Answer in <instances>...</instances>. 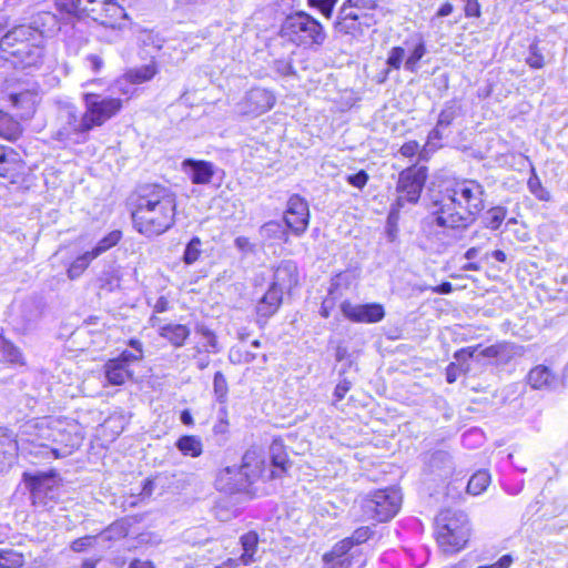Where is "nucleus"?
<instances>
[{
  "label": "nucleus",
  "instance_id": "obj_1",
  "mask_svg": "<svg viewBox=\"0 0 568 568\" xmlns=\"http://www.w3.org/2000/svg\"><path fill=\"white\" fill-rule=\"evenodd\" d=\"M486 190L476 180L464 179L445 187L432 201L434 223L443 229L464 232L485 210Z\"/></svg>",
  "mask_w": 568,
  "mask_h": 568
},
{
  "label": "nucleus",
  "instance_id": "obj_2",
  "mask_svg": "<svg viewBox=\"0 0 568 568\" xmlns=\"http://www.w3.org/2000/svg\"><path fill=\"white\" fill-rule=\"evenodd\" d=\"M175 195L160 184L140 187L132 221L135 230L148 236H158L173 226L175 220Z\"/></svg>",
  "mask_w": 568,
  "mask_h": 568
},
{
  "label": "nucleus",
  "instance_id": "obj_3",
  "mask_svg": "<svg viewBox=\"0 0 568 568\" xmlns=\"http://www.w3.org/2000/svg\"><path fill=\"white\" fill-rule=\"evenodd\" d=\"M60 11L77 18H90L99 24L112 30H121L126 26L128 16L114 0H57Z\"/></svg>",
  "mask_w": 568,
  "mask_h": 568
},
{
  "label": "nucleus",
  "instance_id": "obj_4",
  "mask_svg": "<svg viewBox=\"0 0 568 568\" xmlns=\"http://www.w3.org/2000/svg\"><path fill=\"white\" fill-rule=\"evenodd\" d=\"M469 535V520L463 510L447 508L437 515V542L444 552L453 554L462 550L466 546Z\"/></svg>",
  "mask_w": 568,
  "mask_h": 568
},
{
  "label": "nucleus",
  "instance_id": "obj_5",
  "mask_svg": "<svg viewBox=\"0 0 568 568\" xmlns=\"http://www.w3.org/2000/svg\"><path fill=\"white\" fill-rule=\"evenodd\" d=\"M21 483L29 491L31 504L41 509H50L61 496L62 478L55 469L26 470Z\"/></svg>",
  "mask_w": 568,
  "mask_h": 568
},
{
  "label": "nucleus",
  "instance_id": "obj_6",
  "mask_svg": "<svg viewBox=\"0 0 568 568\" xmlns=\"http://www.w3.org/2000/svg\"><path fill=\"white\" fill-rule=\"evenodd\" d=\"M282 30L292 41L310 47L322 45L327 37L323 26L303 11L288 16Z\"/></svg>",
  "mask_w": 568,
  "mask_h": 568
},
{
  "label": "nucleus",
  "instance_id": "obj_7",
  "mask_svg": "<svg viewBox=\"0 0 568 568\" xmlns=\"http://www.w3.org/2000/svg\"><path fill=\"white\" fill-rule=\"evenodd\" d=\"M57 124L53 138L63 143L84 142L91 131L84 112L80 113L73 104H63L59 108Z\"/></svg>",
  "mask_w": 568,
  "mask_h": 568
},
{
  "label": "nucleus",
  "instance_id": "obj_8",
  "mask_svg": "<svg viewBox=\"0 0 568 568\" xmlns=\"http://www.w3.org/2000/svg\"><path fill=\"white\" fill-rule=\"evenodd\" d=\"M402 494L399 489L389 487L376 490L369 498L365 499V513L373 519L384 523L390 520L399 510Z\"/></svg>",
  "mask_w": 568,
  "mask_h": 568
},
{
  "label": "nucleus",
  "instance_id": "obj_9",
  "mask_svg": "<svg viewBox=\"0 0 568 568\" xmlns=\"http://www.w3.org/2000/svg\"><path fill=\"white\" fill-rule=\"evenodd\" d=\"M84 115L90 130L103 125L111 118L115 116L122 109V100L112 97H102L95 93L83 95Z\"/></svg>",
  "mask_w": 568,
  "mask_h": 568
},
{
  "label": "nucleus",
  "instance_id": "obj_10",
  "mask_svg": "<svg viewBox=\"0 0 568 568\" xmlns=\"http://www.w3.org/2000/svg\"><path fill=\"white\" fill-rule=\"evenodd\" d=\"M427 179L425 166H410L399 173L396 191V206L404 207L406 203L416 204L420 197Z\"/></svg>",
  "mask_w": 568,
  "mask_h": 568
},
{
  "label": "nucleus",
  "instance_id": "obj_11",
  "mask_svg": "<svg viewBox=\"0 0 568 568\" xmlns=\"http://www.w3.org/2000/svg\"><path fill=\"white\" fill-rule=\"evenodd\" d=\"M515 355V345L510 343H499L488 346L481 351H478V347L462 348L455 353L454 357L458 362H464L473 357H475L477 361L480 358H490L495 361L494 363L496 365H506L514 358Z\"/></svg>",
  "mask_w": 568,
  "mask_h": 568
},
{
  "label": "nucleus",
  "instance_id": "obj_12",
  "mask_svg": "<svg viewBox=\"0 0 568 568\" xmlns=\"http://www.w3.org/2000/svg\"><path fill=\"white\" fill-rule=\"evenodd\" d=\"M284 222L286 227L290 229L295 236H302L310 224L307 201L298 194L291 195L287 201Z\"/></svg>",
  "mask_w": 568,
  "mask_h": 568
},
{
  "label": "nucleus",
  "instance_id": "obj_13",
  "mask_svg": "<svg viewBox=\"0 0 568 568\" xmlns=\"http://www.w3.org/2000/svg\"><path fill=\"white\" fill-rule=\"evenodd\" d=\"M41 317V308L38 301L28 297L13 307L10 323L14 331L26 333L32 329Z\"/></svg>",
  "mask_w": 568,
  "mask_h": 568
},
{
  "label": "nucleus",
  "instance_id": "obj_14",
  "mask_svg": "<svg viewBox=\"0 0 568 568\" xmlns=\"http://www.w3.org/2000/svg\"><path fill=\"white\" fill-rule=\"evenodd\" d=\"M341 311L346 318L355 323H378L385 317L384 306L379 303L353 304L344 301Z\"/></svg>",
  "mask_w": 568,
  "mask_h": 568
},
{
  "label": "nucleus",
  "instance_id": "obj_15",
  "mask_svg": "<svg viewBox=\"0 0 568 568\" xmlns=\"http://www.w3.org/2000/svg\"><path fill=\"white\" fill-rule=\"evenodd\" d=\"M251 485L250 479L244 478L241 465L225 467L217 474L215 480L216 488L229 494L246 491Z\"/></svg>",
  "mask_w": 568,
  "mask_h": 568
},
{
  "label": "nucleus",
  "instance_id": "obj_16",
  "mask_svg": "<svg viewBox=\"0 0 568 568\" xmlns=\"http://www.w3.org/2000/svg\"><path fill=\"white\" fill-rule=\"evenodd\" d=\"M41 42V40H34L33 36H29L26 42L18 43L16 48L4 53L14 58V63L20 64L22 68L32 67L42 60L43 48Z\"/></svg>",
  "mask_w": 568,
  "mask_h": 568
},
{
  "label": "nucleus",
  "instance_id": "obj_17",
  "mask_svg": "<svg viewBox=\"0 0 568 568\" xmlns=\"http://www.w3.org/2000/svg\"><path fill=\"white\" fill-rule=\"evenodd\" d=\"M274 103L275 97L270 90L253 88L245 94L243 111L247 114L260 115L272 109Z\"/></svg>",
  "mask_w": 568,
  "mask_h": 568
},
{
  "label": "nucleus",
  "instance_id": "obj_18",
  "mask_svg": "<svg viewBox=\"0 0 568 568\" xmlns=\"http://www.w3.org/2000/svg\"><path fill=\"white\" fill-rule=\"evenodd\" d=\"M425 470L439 479H446L453 475L455 463L449 452L438 449L425 459Z\"/></svg>",
  "mask_w": 568,
  "mask_h": 568
},
{
  "label": "nucleus",
  "instance_id": "obj_19",
  "mask_svg": "<svg viewBox=\"0 0 568 568\" xmlns=\"http://www.w3.org/2000/svg\"><path fill=\"white\" fill-rule=\"evenodd\" d=\"M527 383L534 389L555 390L562 385L558 374L546 365H537L527 375Z\"/></svg>",
  "mask_w": 568,
  "mask_h": 568
},
{
  "label": "nucleus",
  "instance_id": "obj_20",
  "mask_svg": "<svg viewBox=\"0 0 568 568\" xmlns=\"http://www.w3.org/2000/svg\"><path fill=\"white\" fill-rule=\"evenodd\" d=\"M270 460L272 468L268 469L267 480L282 477L291 467L292 463L282 439H273L270 446Z\"/></svg>",
  "mask_w": 568,
  "mask_h": 568
},
{
  "label": "nucleus",
  "instance_id": "obj_21",
  "mask_svg": "<svg viewBox=\"0 0 568 568\" xmlns=\"http://www.w3.org/2000/svg\"><path fill=\"white\" fill-rule=\"evenodd\" d=\"M284 293L270 284L256 305L257 323H266L280 310Z\"/></svg>",
  "mask_w": 568,
  "mask_h": 568
},
{
  "label": "nucleus",
  "instance_id": "obj_22",
  "mask_svg": "<svg viewBox=\"0 0 568 568\" xmlns=\"http://www.w3.org/2000/svg\"><path fill=\"white\" fill-rule=\"evenodd\" d=\"M244 470V478H248L251 484L258 478L267 479L268 469L265 467L263 455L256 449H248L242 457L241 464Z\"/></svg>",
  "mask_w": 568,
  "mask_h": 568
},
{
  "label": "nucleus",
  "instance_id": "obj_23",
  "mask_svg": "<svg viewBox=\"0 0 568 568\" xmlns=\"http://www.w3.org/2000/svg\"><path fill=\"white\" fill-rule=\"evenodd\" d=\"M297 282L298 273L296 264L293 261H283L275 268L271 285L285 293L291 292V290L297 285Z\"/></svg>",
  "mask_w": 568,
  "mask_h": 568
},
{
  "label": "nucleus",
  "instance_id": "obj_24",
  "mask_svg": "<svg viewBox=\"0 0 568 568\" xmlns=\"http://www.w3.org/2000/svg\"><path fill=\"white\" fill-rule=\"evenodd\" d=\"M182 165L193 184H209L215 173L214 164L204 160L185 159Z\"/></svg>",
  "mask_w": 568,
  "mask_h": 568
},
{
  "label": "nucleus",
  "instance_id": "obj_25",
  "mask_svg": "<svg viewBox=\"0 0 568 568\" xmlns=\"http://www.w3.org/2000/svg\"><path fill=\"white\" fill-rule=\"evenodd\" d=\"M334 27L339 33L351 34L353 37L362 34V27L361 22H358L357 10L346 4L339 9Z\"/></svg>",
  "mask_w": 568,
  "mask_h": 568
},
{
  "label": "nucleus",
  "instance_id": "obj_26",
  "mask_svg": "<svg viewBox=\"0 0 568 568\" xmlns=\"http://www.w3.org/2000/svg\"><path fill=\"white\" fill-rule=\"evenodd\" d=\"M29 36H33L34 40H41V34L31 27L21 24L12 28L0 39V50L4 53L16 48L20 42H26Z\"/></svg>",
  "mask_w": 568,
  "mask_h": 568
},
{
  "label": "nucleus",
  "instance_id": "obj_27",
  "mask_svg": "<svg viewBox=\"0 0 568 568\" xmlns=\"http://www.w3.org/2000/svg\"><path fill=\"white\" fill-rule=\"evenodd\" d=\"M10 101L12 105L18 110L17 115L22 120H28L36 112L38 94L29 90L11 93Z\"/></svg>",
  "mask_w": 568,
  "mask_h": 568
},
{
  "label": "nucleus",
  "instance_id": "obj_28",
  "mask_svg": "<svg viewBox=\"0 0 568 568\" xmlns=\"http://www.w3.org/2000/svg\"><path fill=\"white\" fill-rule=\"evenodd\" d=\"M159 335L166 339L173 347H182L189 336L191 335V328L183 324L168 323L161 325L158 329Z\"/></svg>",
  "mask_w": 568,
  "mask_h": 568
},
{
  "label": "nucleus",
  "instance_id": "obj_29",
  "mask_svg": "<svg viewBox=\"0 0 568 568\" xmlns=\"http://www.w3.org/2000/svg\"><path fill=\"white\" fill-rule=\"evenodd\" d=\"M60 437L54 438L55 442H60L63 444L61 447H48L44 444H40L41 447L48 449L47 454H51L54 458L67 457L72 454V452L81 446L82 437L79 434H62L59 433Z\"/></svg>",
  "mask_w": 568,
  "mask_h": 568
},
{
  "label": "nucleus",
  "instance_id": "obj_30",
  "mask_svg": "<svg viewBox=\"0 0 568 568\" xmlns=\"http://www.w3.org/2000/svg\"><path fill=\"white\" fill-rule=\"evenodd\" d=\"M103 372L108 384L121 386L128 379L133 377V373L120 364L115 358H110L103 366Z\"/></svg>",
  "mask_w": 568,
  "mask_h": 568
},
{
  "label": "nucleus",
  "instance_id": "obj_31",
  "mask_svg": "<svg viewBox=\"0 0 568 568\" xmlns=\"http://www.w3.org/2000/svg\"><path fill=\"white\" fill-rule=\"evenodd\" d=\"M19 168L18 154L0 145V176L12 178Z\"/></svg>",
  "mask_w": 568,
  "mask_h": 568
},
{
  "label": "nucleus",
  "instance_id": "obj_32",
  "mask_svg": "<svg viewBox=\"0 0 568 568\" xmlns=\"http://www.w3.org/2000/svg\"><path fill=\"white\" fill-rule=\"evenodd\" d=\"M243 552L240 560L243 565L247 566L255 561V554L257 551L258 536L255 531L244 534L241 539Z\"/></svg>",
  "mask_w": 568,
  "mask_h": 568
},
{
  "label": "nucleus",
  "instance_id": "obj_33",
  "mask_svg": "<svg viewBox=\"0 0 568 568\" xmlns=\"http://www.w3.org/2000/svg\"><path fill=\"white\" fill-rule=\"evenodd\" d=\"M17 455V443L9 436L0 434V471L9 468Z\"/></svg>",
  "mask_w": 568,
  "mask_h": 568
},
{
  "label": "nucleus",
  "instance_id": "obj_34",
  "mask_svg": "<svg viewBox=\"0 0 568 568\" xmlns=\"http://www.w3.org/2000/svg\"><path fill=\"white\" fill-rule=\"evenodd\" d=\"M175 447L184 456L199 457L203 452V444L200 437L194 435H183L176 443Z\"/></svg>",
  "mask_w": 568,
  "mask_h": 568
},
{
  "label": "nucleus",
  "instance_id": "obj_35",
  "mask_svg": "<svg viewBox=\"0 0 568 568\" xmlns=\"http://www.w3.org/2000/svg\"><path fill=\"white\" fill-rule=\"evenodd\" d=\"M98 282L99 287L108 292H113L116 288H119L121 282V273L119 266H108V268L103 270V272L99 276Z\"/></svg>",
  "mask_w": 568,
  "mask_h": 568
},
{
  "label": "nucleus",
  "instance_id": "obj_36",
  "mask_svg": "<svg viewBox=\"0 0 568 568\" xmlns=\"http://www.w3.org/2000/svg\"><path fill=\"white\" fill-rule=\"evenodd\" d=\"M0 359L10 364H23L20 348L2 335H0Z\"/></svg>",
  "mask_w": 568,
  "mask_h": 568
},
{
  "label": "nucleus",
  "instance_id": "obj_37",
  "mask_svg": "<svg viewBox=\"0 0 568 568\" xmlns=\"http://www.w3.org/2000/svg\"><path fill=\"white\" fill-rule=\"evenodd\" d=\"M57 17L48 11L38 12L29 26L43 37V33L52 31L57 27Z\"/></svg>",
  "mask_w": 568,
  "mask_h": 568
},
{
  "label": "nucleus",
  "instance_id": "obj_38",
  "mask_svg": "<svg viewBox=\"0 0 568 568\" xmlns=\"http://www.w3.org/2000/svg\"><path fill=\"white\" fill-rule=\"evenodd\" d=\"M507 209L501 205H497L487 210L483 216L481 222L485 227L496 231L500 227L501 223L506 219Z\"/></svg>",
  "mask_w": 568,
  "mask_h": 568
},
{
  "label": "nucleus",
  "instance_id": "obj_39",
  "mask_svg": "<svg viewBox=\"0 0 568 568\" xmlns=\"http://www.w3.org/2000/svg\"><path fill=\"white\" fill-rule=\"evenodd\" d=\"M460 114L462 105L457 100L446 101L438 115L437 123L439 126L448 128Z\"/></svg>",
  "mask_w": 568,
  "mask_h": 568
},
{
  "label": "nucleus",
  "instance_id": "obj_40",
  "mask_svg": "<svg viewBox=\"0 0 568 568\" xmlns=\"http://www.w3.org/2000/svg\"><path fill=\"white\" fill-rule=\"evenodd\" d=\"M490 483V475L486 470H478L467 483L466 490L468 494L477 496L486 490Z\"/></svg>",
  "mask_w": 568,
  "mask_h": 568
},
{
  "label": "nucleus",
  "instance_id": "obj_41",
  "mask_svg": "<svg viewBox=\"0 0 568 568\" xmlns=\"http://www.w3.org/2000/svg\"><path fill=\"white\" fill-rule=\"evenodd\" d=\"M122 237V233L118 230H114L106 234L104 237H102L97 245L91 250L88 251L94 258L110 250L111 247L115 246Z\"/></svg>",
  "mask_w": 568,
  "mask_h": 568
},
{
  "label": "nucleus",
  "instance_id": "obj_42",
  "mask_svg": "<svg viewBox=\"0 0 568 568\" xmlns=\"http://www.w3.org/2000/svg\"><path fill=\"white\" fill-rule=\"evenodd\" d=\"M93 260L94 257L88 251L78 256L67 270L68 277L70 280L79 278Z\"/></svg>",
  "mask_w": 568,
  "mask_h": 568
},
{
  "label": "nucleus",
  "instance_id": "obj_43",
  "mask_svg": "<svg viewBox=\"0 0 568 568\" xmlns=\"http://www.w3.org/2000/svg\"><path fill=\"white\" fill-rule=\"evenodd\" d=\"M260 234L265 239H275L287 241L286 229L278 221H268L260 229Z\"/></svg>",
  "mask_w": 568,
  "mask_h": 568
},
{
  "label": "nucleus",
  "instance_id": "obj_44",
  "mask_svg": "<svg viewBox=\"0 0 568 568\" xmlns=\"http://www.w3.org/2000/svg\"><path fill=\"white\" fill-rule=\"evenodd\" d=\"M331 564L328 568H362L366 559L362 554H356V551L351 552V557L331 559L326 561Z\"/></svg>",
  "mask_w": 568,
  "mask_h": 568
},
{
  "label": "nucleus",
  "instance_id": "obj_45",
  "mask_svg": "<svg viewBox=\"0 0 568 568\" xmlns=\"http://www.w3.org/2000/svg\"><path fill=\"white\" fill-rule=\"evenodd\" d=\"M156 74L155 64H145L128 72V78L133 83H143Z\"/></svg>",
  "mask_w": 568,
  "mask_h": 568
},
{
  "label": "nucleus",
  "instance_id": "obj_46",
  "mask_svg": "<svg viewBox=\"0 0 568 568\" xmlns=\"http://www.w3.org/2000/svg\"><path fill=\"white\" fill-rule=\"evenodd\" d=\"M194 329L197 334H200L201 336H203L205 338V341H206V343L204 344L205 352H209V353L210 352H212V353L220 352L217 337L212 329H210L206 325H204L202 323H197L195 325Z\"/></svg>",
  "mask_w": 568,
  "mask_h": 568
},
{
  "label": "nucleus",
  "instance_id": "obj_47",
  "mask_svg": "<svg viewBox=\"0 0 568 568\" xmlns=\"http://www.w3.org/2000/svg\"><path fill=\"white\" fill-rule=\"evenodd\" d=\"M213 393L220 404L227 402L229 385L222 372H216L213 378Z\"/></svg>",
  "mask_w": 568,
  "mask_h": 568
},
{
  "label": "nucleus",
  "instance_id": "obj_48",
  "mask_svg": "<svg viewBox=\"0 0 568 568\" xmlns=\"http://www.w3.org/2000/svg\"><path fill=\"white\" fill-rule=\"evenodd\" d=\"M23 556L13 549H0L1 568H20L23 565Z\"/></svg>",
  "mask_w": 568,
  "mask_h": 568
},
{
  "label": "nucleus",
  "instance_id": "obj_49",
  "mask_svg": "<svg viewBox=\"0 0 568 568\" xmlns=\"http://www.w3.org/2000/svg\"><path fill=\"white\" fill-rule=\"evenodd\" d=\"M352 546V541H349L347 538L338 541L329 552L325 554L323 559L324 561H328L331 559H337V558H345L351 557V552L354 550Z\"/></svg>",
  "mask_w": 568,
  "mask_h": 568
},
{
  "label": "nucleus",
  "instance_id": "obj_50",
  "mask_svg": "<svg viewBox=\"0 0 568 568\" xmlns=\"http://www.w3.org/2000/svg\"><path fill=\"white\" fill-rule=\"evenodd\" d=\"M425 53L426 45L425 42L420 39L406 59L404 64L405 69L409 72H416L417 63L425 55Z\"/></svg>",
  "mask_w": 568,
  "mask_h": 568
},
{
  "label": "nucleus",
  "instance_id": "obj_51",
  "mask_svg": "<svg viewBox=\"0 0 568 568\" xmlns=\"http://www.w3.org/2000/svg\"><path fill=\"white\" fill-rule=\"evenodd\" d=\"M201 245L202 242L200 237L193 236L191 241L186 244L184 254H183V262L187 265L193 264L201 255Z\"/></svg>",
  "mask_w": 568,
  "mask_h": 568
},
{
  "label": "nucleus",
  "instance_id": "obj_52",
  "mask_svg": "<svg viewBox=\"0 0 568 568\" xmlns=\"http://www.w3.org/2000/svg\"><path fill=\"white\" fill-rule=\"evenodd\" d=\"M402 207L396 206L395 203L392 204L389 214L387 216V224H386V234L389 242H394L397 237L398 227H397V221L399 215V210Z\"/></svg>",
  "mask_w": 568,
  "mask_h": 568
},
{
  "label": "nucleus",
  "instance_id": "obj_53",
  "mask_svg": "<svg viewBox=\"0 0 568 568\" xmlns=\"http://www.w3.org/2000/svg\"><path fill=\"white\" fill-rule=\"evenodd\" d=\"M526 62L530 68L534 69H541L544 67V55L541 54L536 43H531L529 45V52L526 58Z\"/></svg>",
  "mask_w": 568,
  "mask_h": 568
},
{
  "label": "nucleus",
  "instance_id": "obj_54",
  "mask_svg": "<svg viewBox=\"0 0 568 568\" xmlns=\"http://www.w3.org/2000/svg\"><path fill=\"white\" fill-rule=\"evenodd\" d=\"M338 0H307L312 8L317 9L325 18H331Z\"/></svg>",
  "mask_w": 568,
  "mask_h": 568
},
{
  "label": "nucleus",
  "instance_id": "obj_55",
  "mask_svg": "<svg viewBox=\"0 0 568 568\" xmlns=\"http://www.w3.org/2000/svg\"><path fill=\"white\" fill-rule=\"evenodd\" d=\"M530 192L540 201H549L550 193L541 185L537 176L530 178L528 181Z\"/></svg>",
  "mask_w": 568,
  "mask_h": 568
},
{
  "label": "nucleus",
  "instance_id": "obj_56",
  "mask_svg": "<svg viewBox=\"0 0 568 568\" xmlns=\"http://www.w3.org/2000/svg\"><path fill=\"white\" fill-rule=\"evenodd\" d=\"M374 531L368 526L357 528L351 537H347L352 541V546L361 545L372 538Z\"/></svg>",
  "mask_w": 568,
  "mask_h": 568
},
{
  "label": "nucleus",
  "instance_id": "obj_57",
  "mask_svg": "<svg viewBox=\"0 0 568 568\" xmlns=\"http://www.w3.org/2000/svg\"><path fill=\"white\" fill-rule=\"evenodd\" d=\"M405 50L402 47H394L388 53L387 65L392 69L398 70L403 63Z\"/></svg>",
  "mask_w": 568,
  "mask_h": 568
},
{
  "label": "nucleus",
  "instance_id": "obj_58",
  "mask_svg": "<svg viewBox=\"0 0 568 568\" xmlns=\"http://www.w3.org/2000/svg\"><path fill=\"white\" fill-rule=\"evenodd\" d=\"M368 179H369V176H368L367 172L364 170H359L356 173L348 174L345 178V180L348 184H351L352 186L357 187L359 190H362L366 185Z\"/></svg>",
  "mask_w": 568,
  "mask_h": 568
},
{
  "label": "nucleus",
  "instance_id": "obj_59",
  "mask_svg": "<svg viewBox=\"0 0 568 568\" xmlns=\"http://www.w3.org/2000/svg\"><path fill=\"white\" fill-rule=\"evenodd\" d=\"M144 355L140 353H134L133 351H123L115 359L120 362L121 365L129 368L130 364L141 362Z\"/></svg>",
  "mask_w": 568,
  "mask_h": 568
},
{
  "label": "nucleus",
  "instance_id": "obj_60",
  "mask_svg": "<svg viewBox=\"0 0 568 568\" xmlns=\"http://www.w3.org/2000/svg\"><path fill=\"white\" fill-rule=\"evenodd\" d=\"M349 284L348 276L345 273H338L331 280L328 295H335L341 286L347 287Z\"/></svg>",
  "mask_w": 568,
  "mask_h": 568
},
{
  "label": "nucleus",
  "instance_id": "obj_61",
  "mask_svg": "<svg viewBox=\"0 0 568 568\" xmlns=\"http://www.w3.org/2000/svg\"><path fill=\"white\" fill-rule=\"evenodd\" d=\"M94 540L93 536H84L72 541L71 549L75 552L83 551L92 545Z\"/></svg>",
  "mask_w": 568,
  "mask_h": 568
},
{
  "label": "nucleus",
  "instance_id": "obj_62",
  "mask_svg": "<svg viewBox=\"0 0 568 568\" xmlns=\"http://www.w3.org/2000/svg\"><path fill=\"white\" fill-rule=\"evenodd\" d=\"M465 16L468 18L480 17V4L478 0H465Z\"/></svg>",
  "mask_w": 568,
  "mask_h": 568
},
{
  "label": "nucleus",
  "instance_id": "obj_63",
  "mask_svg": "<svg viewBox=\"0 0 568 568\" xmlns=\"http://www.w3.org/2000/svg\"><path fill=\"white\" fill-rule=\"evenodd\" d=\"M514 562V558L511 555L506 554L503 555L496 562L490 565L478 566L477 568H509Z\"/></svg>",
  "mask_w": 568,
  "mask_h": 568
},
{
  "label": "nucleus",
  "instance_id": "obj_64",
  "mask_svg": "<svg viewBox=\"0 0 568 568\" xmlns=\"http://www.w3.org/2000/svg\"><path fill=\"white\" fill-rule=\"evenodd\" d=\"M418 149L419 144L416 141H408L400 146L399 153L405 158H412L417 153Z\"/></svg>",
  "mask_w": 568,
  "mask_h": 568
}]
</instances>
